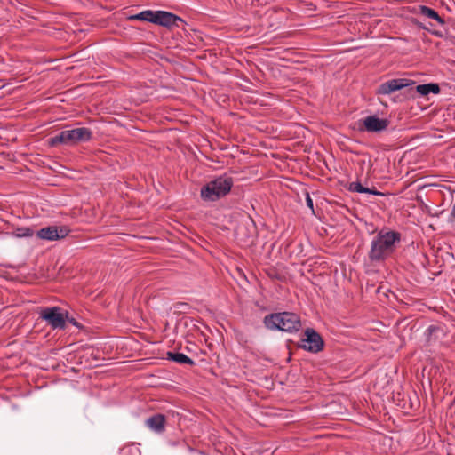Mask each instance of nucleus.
<instances>
[{"instance_id":"f257e3e1","label":"nucleus","mask_w":455,"mask_h":455,"mask_svg":"<svg viewBox=\"0 0 455 455\" xmlns=\"http://www.w3.org/2000/svg\"><path fill=\"white\" fill-rule=\"evenodd\" d=\"M401 242V234L396 231L381 229L372 238L368 253L371 262H382L389 258Z\"/></svg>"},{"instance_id":"f03ea898","label":"nucleus","mask_w":455,"mask_h":455,"mask_svg":"<svg viewBox=\"0 0 455 455\" xmlns=\"http://www.w3.org/2000/svg\"><path fill=\"white\" fill-rule=\"evenodd\" d=\"M265 326L271 331L296 332L301 327L300 317L291 312L273 313L264 317Z\"/></svg>"},{"instance_id":"7ed1b4c3","label":"nucleus","mask_w":455,"mask_h":455,"mask_svg":"<svg viewBox=\"0 0 455 455\" xmlns=\"http://www.w3.org/2000/svg\"><path fill=\"white\" fill-rule=\"evenodd\" d=\"M92 137V132L89 128L78 127L71 130H64L55 136L50 138L49 143L55 147L62 144L73 146L81 142L89 141Z\"/></svg>"},{"instance_id":"20e7f679","label":"nucleus","mask_w":455,"mask_h":455,"mask_svg":"<svg viewBox=\"0 0 455 455\" xmlns=\"http://www.w3.org/2000/svg\"><path fill=\"white\" fill-rule=\"evenodd\" d=\"M233 186V180L228 176H220L208 182L201 189V196L206 201H216L226 196Z\"/></svg>"},{"instance_id":"39448f33","label":"nucleus","mask_w":455,"mask_h":455,"mask_svg":"<svg viewBox=\"0 0 455 455\" xmlns=\"http://www.w3.org/2000/svg\"><path fill=\"white\" fill-rule=\"evenodd\" d=\"M40 317L46 321L52 329H64L66 326V318L58 307L43 309Z\"/></svg>"},{"instance_id":"423d86ee","label":"nucleus","mask_w":455,"mask_h":455,"mask_svg":"<svg viewBox=\"0 0 455 455\" xmlns=\"http://www.w3.org/2000/svg\"><path fill=\"white\" fill-rule=\"evenodd\" d=\"M359 130L368 132H379L386 130L389 124L387 119L379 118L376 115L368 116L358 122Z\"/></svg>"},{"instance_id":"0eeeda50","label":"nucleus","mask_w":455,"mask_h":455,"mask_svg":"<svg viewBox=\"0 0 455 455\" xmlns=\"http://www.w3.org/2000/svg\"><path fill=\"white\" fill-rule=\"evenodd\" d=\"M305 338L301 339L299 347L311 353H318L323 347V340L314 329L305 331Z\"/></svg>"},{"instance_id":"6e6552de","label":"nucleus","mask_w":455,"mask_h":455,"mask_svg":"<svg viewBox=\"0 0 455 455\" xmlns=\"http://www.w3.org/2000/svg\"><path fill=\"white\" fill-rule=\"evenodd\" d=\"M69 233L67 227L50 226L37 231L36 236L43 240L56 241L66 237Z\"/></svg>"},{"instance_id":"1a4fd4ad","label":"nucleus","mask_w":455,"mask_h":455,"mask_svg":"<svg viewBox=\"0 0 455 455\" xmlns=\"http://www.w3.org/2000/svg\"><path fill=\"white\" fill-rule=\"evenodd\" d=\"M178 22H183L179 16L165 11H156L155 24L170 28L179 27Z\"/></svg>"},{"instance_id":"9d476101","label":"nucleus","mask_w":455,"mask_h":455,"mask_svg":"<svg viewBox=\"0 0 455 455\" xmlns=\"http://www.w3.org/2000/svg\"><path fill=\"white\" fill-rule=\"evenodd\" d=\"M410 84H414V82L409 84L404 79H392L381 84L377 90V93L383 95L390 94L395 91L403 89Z\"/></svg>"},{"instance_id":"9b49d317","label":"nucleus","mask_w":455,"mask_h":455,"mask_svg":"<svg viewBox=\"0 0 455 455\" xmlns=\"http://www.w3.org/2000/svg\"><path fill=\"white\" fill-rule=\"evenodd\" d=\"M165 418L162 414H155L146 420V426L156 433H162L164 430Z\"/></svg>"},{"instance_id":"f8f14e48","label":"nucleus","mask_w":455,"mask_h":455,"mask_svg":"<svg viewBox=\"0 0 455 455\" xmlns=\"http://www.w3.org/2000/svg\"><path fill=\"white\" fill-rule=\"evenodd\" d=\"M156 11L145 10L129 17L132 20H143L155 24Z\"/></svg>"},{"instance_id":"ddd939ff","label":"nucleus","mask_w":455,"mask_h":455,"mask_svg":"<svg viewBox=\"0 0 455 455\" xmlns=\"http://www.w3.org/2000/svg\"><path fill=\"white\" fill-rule=\"evenodd\" d=\"M418 93L422 96H427L429 93L438 94L440 92V87L437 84H424L415 87Z\"/></svg>"},{"instance_id":"4468645a","label":"nucleus","mask_w":455,"mask_h":455,"mask_svg":"<svg viewBox=\"0 0 455 455\" xmlns=\"http://www.w3.org/2000/svg\"><path fill=\"white\" fill-rule=\"evenodd\" d=\"M167 358L180 364L194 365V361L182 353L168 352Z\"/></svg>"},{"instance_id":"2eb2a0df","label":"nucleus","mask_w":455,"mask_h":455,"mask_svg":"<svg viewBox=\"0 0 455 455\" xmlns=\"http://www.w3.org/2000/svg\"><path fill=\"white\" fill-rule=\"evenodd\" d=\"M419 12L421 15L427 18L436 20L441 25L444 24L443 19L434 9H431L425 5H421L419 7Z\"/></svg>"},{"instance_id":"dca6fc26","label":"nucleus","mask_w":455,"mask_h":455,"mask_svg":"<svg viewBox=\"0 0 455 455\" xmlns=\"http://www.w3.org/2000/svg\"><path fill=\"white\" fill-rule=\"evenodd\" d=\"M13 235L19 238L29 237L34 235V230L33 228L28 227L17 228L14 229Z\"/></svg>"},{"instance_id":"f3484780","label":"nucleus","mask_w":455,"mask_h":455,"mask_svg":"<svg viewBox=\"0 0 455 455\" xmlns=\"http://www.w3.org/2000/svg\"><path fill=\"white\" fill-rule=\"evenodd\" d=\"M348 190L357 193L368 192V188L363 187L360 182H351L348 186Z\"/></svg>"},{"instance_id":"a211bd4d","label":"nucleus","mask_w":455,"mask_h":455,"mask_svg":"<svg viewBox=\"0 0 455 455\" xmlns=\"http://www.w3.org/2000/svg\"><path fill=\"white\" fill-rule=\"evenodd\" d=\"M449 220L451 222L455 223V204H453V206L451 208V213H450V217H449Z\"/></svg>"},{"instance_id":"6ab92c4d","label":"nucleus","mask_w":455,"mask_h":455,"mask_svg":"<svg viewBox=\"0 0 455 455\" xmlns=\"http://www.w3.org/2000/svg\"><path fill=\"white\" fill-rule=\"evenodd\" d=\"M367 194H371V195H375V196H382L383 194L378 190H376L375 188H368V192H366Z\"/></svg>"},{"instance_id":"aec40b11","label":"nucleus","mask_w":455,"mask_h":455,"mask_svg":"<svg viewBox=\"0 0 455 455\" xmlns=\"http://www.w3.org/2000/svg\"><path fill=\"white\" fill-rule=\"evenodd\" d=\"M307 205L313 210V200L308 194L307 195Z\"/></svg>"},{"instance_id":"412c9836","label":"nucleus","mask_w":455,"mask_h":455,"mask_svg":"<svg viewBox=\"0 0 455 455\" xmlns=\"http://www.w3.org/2000/svg\"><path fill=\"white\" fill-rule=\"evenodd\" d=\"M68 321L71 324H73V325H75V326H78V323L76 321V319H74V318H68Z\"/></svg>"}]
</instances>
